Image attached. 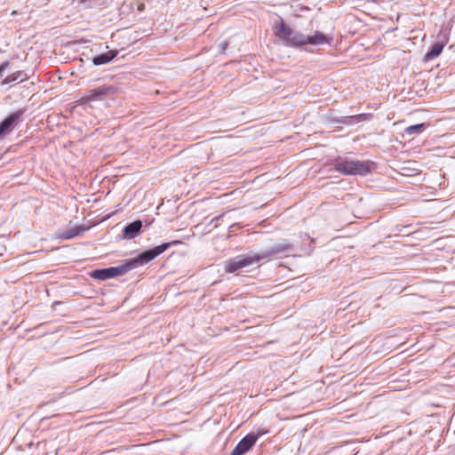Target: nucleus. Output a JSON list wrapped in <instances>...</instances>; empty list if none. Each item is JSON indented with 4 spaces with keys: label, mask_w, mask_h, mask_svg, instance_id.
<instances>
[{
    "label": "nucleus",
    "mask_w": 455,
    "mask_h": 455,
    "mask_svg": "<svg viewBox=\"0 0 455 455\" xmlns=\"http://www.w3.org/2000/svg\"><path fill=\"white\" fill-rule=\"evenodd\" d=\"M117 92V88L103 84L99 87L88 90L79 100L80 105L91 106L94 101H104L113 99Z\"/></svg>",
    "instance_id": "nucleus-2"
},
{
    "label": "nucleus",
    "mask_w": 455,
    "mask_h": 455,
    "mask_svg": "<svg viewBox=\"0 0 455 455\" xmlns=\"http://www.w3.org/2000/svg\"><path fill=\"white\" fill-rule=\"evenodd\" d=\"M142 228V222L140 220H135L124 228V235L125 238H134Z\"/></svg>",
    "instance_id": "nucleus-10"
},
{
    "label": "nucleus",
    "mask_w": 455,
    "mask_h": 455,
    "mask_svg": "<svg viewBox=\"0 0 455 455\" xmlns=\"http://www.w3.org/2000/svg\"><path fill=\"white\" fill-rule=\"evenodd\" d=\"M227 45H228V43H226V42H225V43L223 44V45H222V49H223V51L226 49Z\"/></svg>",
    "instance_id": "nucleus-18"
},
{
    "label": "nucleus",
    "mask_w": 455,
    "mask_h": 455,
    "mask_svg": "<svg viewBox=\"0 0 455 455\" xmlns=\"http://www.w3.org/2000/svg\"><path fill=\"white\" fill-rule=\"evenodd\" d=\"M329 42L328 37L322 32L316 31L313 36H305L303 40V45L305 44H323Z\"/></svg>",
    "instance_id": "nucleus-9"
},
{
    "label": "nucleus",
    "mask_w": 455,
    "mask_h": 455,
    "mask_svg": "<svg viewBox=\"0 0 455 455\" xmlns=\"http://www.w3.org/2000/svg\"><path fill=\"white\" fill-rule=\"evenodd\" d=\"M425 129L424 124H419L414 125H410L405 128V132L409 135L414 134V133H421Z\"/></svg>",
    "instance_id": "nucleus-14"
},
{
    "label": "nucleus",
    "mask_w": 455,
    "mask_h": 455,
    "mask_svg": "<svg viewBox=\"0 0 455 455\" xmlns=\"http://www.w3.org/2000/svg\"><path fill=\"white\" fill-rule=\"evenodd\" d=\"M85 229L83 228L76 227V228H74L65 231L64 233H62L60 235V237L63 239H70V238L79 235Z\"/></svg>",
    "instance_id": "nucleus-13"
},
{
    "label": "nucleus",
    "mask_w": 455,
    "mask_h": 455,
    "mask_svg": "<svg viewBox=\"0 0 455 455\" xmlns=\"http://www.w3.org/2000/svg\"><path fill=\"white\" fill-rule=\"evenodd\" d=\"M129 269L127 267V264L125 266H121L117 267H109L105 269H98L92 273L91 276L95 279L100 280H107L109 278L116 277L117 275H124L126 273Z\"/></svg>",
    "instance_id": "nucleus-6"
},
{
    "label": "nucleus",
    "mask_w": 455,
    "mask_h": 455,
    "mask_svg": "<svg viewBox=\"0 0 455 455\" xmlns=\"http://www.w3.org/2000/svg\"><path fill=\"white\" fill-rule=\"evenodd\" d=\"M444 47L443 43H435L431 46V49L425 54L424 60L428 61L438 57Z\"/></svg>",
    "instance_id": "nucleus-11"
},
{
    "label": "nucleus",
    "mask_w": 455,
    "mask_h": 455,
    "mask_svg": "<svg viewBox=\"0 0 455 455\" xmlns=\"http://www.w3.org/2000/svg\"><path fill=\"white\" fill-rule=\"evenodd\" d=\"M179 241L165 243L161 245L156 246L153 249L145 251L140 254L136 259L127 263L129 269L134 268L138 265H143L154 259L156 257L165 251L172 244L179 243Z\"/></svg>",
    "instance_id": "nucleus-5"
},
{
    "label": "nucleus",
    "mask_w": 455,
    "mask_h": 455,
    "mask_svg": "<svg viewBox=\"0 0 455 455\" xmlns=\"http://www.w3.org/2000/svg\"><path fill=\"white\" fill-rule=\"evenodd\" d=\"M257 436L253 434L245 435L234 448L230 455H243L247 452L256 443Z\"/></svg>",
    "instance_id": "nucleus-7"
},
{
    "label": "nucleus",
    "mask_w": 455,
    "mask_h": 455,
    "mask_svg": "<svg viewBox=\"0 0 455 455\" xmlns=\"http://www.w3.org/2000/svg\"><path fill=\"white\" fill-rule=\"evenodd\" d=\"M334 168L344 175H365L371 172L368 163L341 157L335 160Z\"/></svg>",
    "instance_id": "nucleus-3"
},
{
    "label": "nucleus",
    "mask_w": 455,
    "mask_h": 455,
    "mask_svg": "<svg viewBox=\"0 0 455 455\" xmlns=\"http://www.w3.org/2000/svg\"><path fill=\"white\" fill-rule=\"evenodd\" d=\"M21 74H22L21 71H17V72L8 75L3 81V84H9V83L16 81L17 79H19L20 77Z\"/></svg>",
    "instance_id": "nucleus-15"
},
{
    "label": "nucleus",
    "mask_w": 455,
    "mask_h": 455,
    "mask_svg": "<svg viewBox=\"0 0 455 455\" xmlns=\"http://www.w3.org/2000/svg\"><path fill=\"white\" fill-rule=\"evenodd\" d=\"M291 245L288 243H281L274 246L270 250L261 252L254 253L250 255H238L233 259H230L224 263V269L226 273H235L243 267L258 263L259 261L271 257L275 254L284 252L289 251Z\"/></svg>",
    "instance_id": "nucleus-1"
},
{
    "label": "nucleus",
    "mask_w": 455,
    "mask_h": 455,
    "mask_svg": "<svg viewBox=\"0 0 455 455\" xmlns=\"http://www.w3.org/2000/svg\"><path fill=\"white\" fill-rule=\"evenodd\" d=\"M10 65V62L9 61H4L3 62L1 65H0V76H2L3 72H4L7 68L9 67Z\"/></svg>",
    "instance_id": "nucleus-16"
},
{
    "label": "nucleus",
    "mask_w": 455,
    "mask_h": 455,
    "mask_svg": "<svg viewBox=\"0 0 455 455\" xmlns=\"http://www.w3.org/2000/svg\"><path fill=\"white\" fill-rule=\"evenodd\" d=\"M117 55V51H110L107 53L98 55L93 58L94 65H102L111 61Z\"/></svg>",
    "instance_id": "nucleus-12"
},
{
    "label": "nucleus",
    "mask_w": 455,
    "mask_h": 455,
    "mask_svg": "<svg viewBox=\"0 0 455 455\" xmlns=\"http://www.w3.org/2000/svg\"><path fill=\"white\" fill-rule=\"evenodd\" d=\"M20 118L19 113H13L10 115L7 118H5L1 124H0V137L4 134H6L10 132L14 124L17 122V120Z\"/></svg>",
    "instance_id": "nucleus-8"
},
{
    "label": "nucleus",
    "mask_w": 455,
    "mask_h": 455,
    "mask_svg": "<svg viewBox=\"0 0 455 455\" xmlns=\"http://www.w3.org/2000/svg\"><path fill=\"white\" fill-rule=\"evenodd\" d=\"M274 34L287 46L299 47L303 45L304 35L296 32L283 21L274 28Z\"/></svg>",
    "instance_id": "nucleus-4"
},
{
    "label": "nucleus",
    "mask_w": 455,
    "mask_h": 455,
    "mask_svg": "<svg viewBox=\"0 0 455 455\" xmlns=\"http://www.w3.org/2000/svg\"><path fill=\"white\" fill-rule=\"evenodd\" d=\"M137 9H138V11H139V12H143V11H144V9H145V4H142V3H141V4H140L138 5V8H137Z\"/></svg>",
    "instance_id": "nucleus-17"
}]
</instances>
